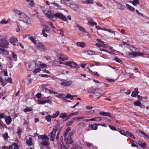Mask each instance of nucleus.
I'll return each mask as SVG.
<instances>
[{"label":"nucleus","instance_id":"obj_1","mask_svg":"<svg viewBox=\"0 0 149 149\" xmlns=\"http://www.w3.org/2000/svg\"><path fill=\"white\" fill-rule=\"evenodd\" d=\"M13 12L15 15H19V20L22 21L27 24H31V19L24 13L16 9L13 10Z\"/></svg>","mask_w":149,"mask_h":149},{"label":"nucleus","instance_id":"obj_2","mask_svg":"<svg viewBox=\"0 0 149 149\" xmlns=\"http://www.w3.org/2000/svg\"><path fill=\"white\" fill-rule=\"evenodd\" d=\"M47 12V13H46V11H45L44 12V13L47 17L52 21L55 22L56 20L55 18L56 19L57 18L61 19L65 21L67 20V19L66 17L61 13H57L53 15L51 13L50 10H48Z\"/></svg>","mask_w":149,"mask_h":149},{"label":"nucleus","instance_id":"obj_3","mask_svg":"<svg viewBox=\"0 0 149 149\" xmlns=\"http://www.w3.org/2000/svg\"><path fill=\"white\" fill-rule=\"evenodd\" d=\"M38 138L39 139H41L42 141L40 143V144L42 146H47L50 144V142L49 141V138L45 134L39 135Z\"/></svg>","mask_w":149,"mask_h":149},{"label":"nucleus","instance_id":"obj_4","mask_svg":"<svg viewBox=\"0 0 149 149\" xmlns=\"http://www.w3.org/2000/svg\"><path fill=\"white\" fill-rule=\"evenodd\" d=\"M9 43L6 40L5 37L2 38L0 40V47L8 48V47Z\"/></svg>","mask_w":149,"mask_h":149},{"label":"nucleus","instance_id":"obj_5","mask_svg":"<svg viewBox=\"0 0 149 149\" xmlns=\"http://www.w3.org/2000/svg\"><path fill=\"white\" fill-rule=\"evenodd\" d=\"M145 54L143 52H128L127 55L132 58H134L137 56H142Z\"/></svg>","mask_w":149,"mask_h":149},{"label":"nucleus","instance_id":"obj_6","mask_svg":"<svg viewBox=\"0 0 149 149\" xmlns=\"http://www.w3.org/2000/svg\"><path fill=\"white\" fill-rule=\"evenodd\" d=\"M61 85L64 86H67L70 85L72 83V81L71 80H68L63 79L61 80Z\"/></svg>","mask_w":149,"mask_h":149},{"label":"nucleus","instance_id":"obj_7","mask_svg":"<svg viewBox=\"0 0 149 149\" xmlns=\"http://www.w3.org/2000/svg\"><path fill=\"white\" fill-rule=\"evenodd\" d=\"M88 22L87 24L88 25L93 26V25H97V23L95 22L92 18H88Z\"/></svg>","mask_w":149,"mask_h":149},{"label":"nucleus","instance_id":"obj_8","mask_svg":"<svg viewBox=\"0 0 149 149\" xmlns=\"http://www.w3.org/2000/svg\"><path fill=\"white\" fill-rule=\"evenodd\" d=\"M36 47L40 51L42 50H44L45 49V46L42 42H38L36 45Z\"/></svg>","mask_w":149,"mask_h":149},{"label":"nucleus","instance_id":"obj_9","mask_svg":"<svg viewBox=\"0 0 149 149\" xmlns=\"http://www.w3.org/2000/svg\"><path fill=\"white\" fill-rule=\"evenodd\" d=\"M56 132L55 131L52 130L49 134V136L50 137V140L53 141L55 139Z\"/></svg>","mask_w":149,"mask_h":149},{"label":"nucleus","instance_id":"obj_10","mask_svg":"<svg viewBox=\"0 0 149 149\" xmlns=\"http://www.w3.org/2000/svg\"><path fill=\"white\" fill-rule=\"evenodd\" d=\"M10 42L13 45H15L17 42V39L14 37L11 38L10 39Z\"/></svg>","mask_w":149,"mask_h":149},{"label":"nucleus","instance_id":"obj_11","mask_svg":"<svg viewBox=\"0 0 149 149\" xmlns=\"http://www.w3.org/2000/svg\"><path fill=\"white\" fill-rule=\"evenodd\" d=\"M83 52L89 55H94L98 54L95 53V52L91 50H85L83 51Z\"/></svg>","mask_w":149,"mask_h":149},{"label":"nucleus","instance_id":"obj_12","mask_svg":"<svg viewBox=\"0 0 149 149\" xmlns=\"http://www.w3.org/2000/svg\"><path fill=\"white\" fill-rule=\"evenodd\" d=\"M70 7L71 8L74 9L75 10H77L78 8V6L77 4L75 3L72 2Z\"/></svg>","mask_w":149,"mask_h":149},{"label":"nucleus","instance_id":"obj_13","mask_svg":"<svg viewBox=\"0 0 149 149\" xmlns=\"http://www.w3.org/2000/svg\"><path fill=\"white\" fill-rule=\"evenodd\" d=\"M89 126L91 127L92 130H96L97 129V126H99V124H95L93 125L90 124Z\"/></svg>","mask_w":149,"mask_h":149},{"label":"nucleus","instance_id":"obj_14","mask_svg":"<svg viewBox=\"0 0 149 149\" xmlns=\"http://www.w3.org/2000/svg\"><path fill=\"white\" fill-rule=\"evenodd\" d=\"M138 144L143 148H145L146 146V143H142L141 141H138Z\"/></svg>","mask_w":149,"mask_h":149},{"label":"nucleus","instance_id":"obj_15","mask_svg":"<svg viewBox=\"0 0 149 149\" xmlns=\"http://www.w3.org/2000/svg\"><path fill=\"white\" fill-rule=\"evenodd\" d=\"M59 59L62 61H64L68 60V57L67 56L63 54L61 55V56L59 57Z\"/></svg>","mask_w":149,"mask_h":149},{"label":"nucleus","instance_id":"obj_16","mask_svg":"<svg viewBox=\"0 0 149 149\" xmlns=\"http://www.w3.org/2000/svg\"><path fill=\"white\" fill-rule=\"evenodd\" d=\"M32 139L31 137H30L28 140H26V143L28 146H31L32 145Z\"/></svg>","mask_w":149,"mask_h":149},{"label":"nucleus","instance_id":"obj_17","mask_svg":"<svg viewBox=\"0 0 149 149\" xmlns=\"http://www.w3.org/2000/svg\"><path fill=\"white\" fill-rule=\"evenodd\" d=\"M76 45L78 47H85L86 44L84 42H77L76 43Z\"/></svg>","mask_w":149,"mask_h":149},{"label":"nucleus","instance_id":"obj_18","mask_svg":"<svg viewBox=\"0 0 149 149\" xmlns=\"http://www.w3.org/2000/svg\"><path fill=\"white\" fill-rule=\"evenodd\" d=\"M5 121L6 124L8 125L12 121V119L10 116H8L6 119Z\"/></svg>","mask_w":149,"mask_h":149},{"label":"nucleus","instance_id":"obj_19","mask_svg":"<svg viewBox=\"0 0 149 149\" xmlns=\"http://www.w3.org/2000/svg\"><path fill=\"white\" fill-rule=\"evenodd\" d=\"M26 2H29V5L30 6L33 7L34 6V2L33 0H25Z\"/></svg>","mask_w":149,"mask_h":149},{"label":"nucleus","instance_id":"obj_20","mask_svg":"<svg viewBox=\"0 0 149 149\" xmlns=\"http://www.w3.org/2000/svg\"><path fill=\"white\" fill-rule=\"evenodd\" d=\"M75 122L74 118H72L66 124V126L68 127L72 125L73 123Z\"/></svg>","mask_w":149,"mask_h":149},{"label":"nucleus","instance_id":"obj_21","mask_svg":"<svg viewBox=\"0 0 149 149\" xmlns=\"http://www.w3.org/2000/svg\"><path fill=\"white\" fill-rule=\"evenodd\" d=\"M60 128V125L59 124H56L53 127L52 130L55 131L56 132Z\"/></svg>","mask_w":149,"mask_h":149},{"label":"nucleus","instance_id":"obj_22","mask_svg":"<svg viewBox=\"0 0 149 149\" xmlns=\"http://www.w3.org/2000/svg\"><path fill=\"white\" fill-rule=\"evenodd\" d=\"M130 1V3H132L134 6H136L137 5L139 4V0H132Z\"/></svg>","mask_w":149,"mask_h":149},{"label":"nucleus","instance_id":"obj_23","mask_svg":"<svg viewBox=\"0 0 149 149\" xmlns=\"http://www.w3.org/2000/svg\"><path fill=\"white\" fill-rule=\"evenodd\" d=\"M0 53L3 55H7L9 54V52L6 50L2 49L1 51H0Z\"/></svg>","mask_w":149,"mask_h":149},{"label":"nucleus","instance_id":"obj_24","mask_svg":"<svg viewBox=\"0 0 149 149\" xmlns=\"http://www.w3.org/2000/svg\"><path fill=\"white\" fill-rule=\"evenodd\" d=\"M134 104L135 106H139L140 107H142L141 103V102L139 101L135 102L134 103Z\"/></svg>","mask_w":149,"mask_h":149},{"label":"nucleus","instance_id":"obj_25","mask_svg":"<svg viewBox=\"0 0 149 149\" xmlns=\"http://www.w3.org/2000/svg\"><path fill=\"white\" fill-rule=\"evenodd\" d=\"M99 113L100 115H103L104 116H108L110 115V113L109 112H104L100 111V112Z\"/></svg>","mask_w":149,"mask_h":149},{"label":"nucleus","instance_id":"obj_26","mask_svg":"<svg viewBox=\"0 0 149 149\" xmlns=\"http://www.w3.org/2000/svg\"><path fill=\"white\" fill-rule=\"evenodd\" d=\"M28 38L29 39H30L32 42L34 43L35 45L36 44V41L33 37L31 36L30 35H29Z\"/></svg>","mask_w":149,"mask_h":149},{"label":"nucleus","instance_id":"obj_27","mask_svg":"<svg viewBox=\"0 0 149 149\" xmlns=\"http://www.w3.org/2000/svg\"><path fill=\"white\" fill-rule=\"evenodd\" d=\"M126 136L127 135V134L128 135L131 137L133 138L134 139H135V136L133 135L132 134V133H130L129 131H126Z\"/></svg>","mask_w":149,"mask_h":149},{"label":"nucleus","instance_id":"obj_28","mask_svg":"<svg viewBox=\"0 0 149 149\" xmlns=\"http://www.w3.org/2000/svg\"><path fill=\"white\" fill-rule=\"evenodd\" d=\"M67 142L69 144H71L72 143L73 141L71 138V137L68 136L67 138Z\"/></svg>","mask_w":149,"mask_h":149},{"label":"nucleus","instance_id":"obj_29","mask_svg":"<svg viewBox=\"0 0 149 149\" xmlns=\"http://www.w3.org/2000/svg\"><path fill=\"white\" fill-rule=\"evenodd\" d=\"M113 59L114 60L117 62L119 63L120 64H122L123 63V62L122 61L119 59L117 57H115Z\"/></svg>","mask_w":149,"mask_h":149},{"label":"nucleus","instance_id":"obj_30","mask_svg":"<svg viewBox=\"0 0 149 149\" xmlns=\"http://www.w3.org/2000/svg\"><path fill=\"white\" fill-rule=\"evenodd\" d=\"M77 27L79 28V29L83 32H85V29L82 26H80L79 24L77 25Z\"/></svg>","mask_w":149,"mask_h":149},{"label":"nucleus","instance_id":"obj_31","mask_svg":"<svg viewBox=\"0 0 149 149\" xmlns=\"http://www.w3.org/2000/svg\"><path fill=\"white\" fill-rule=\"evenodd\" d=\"M46 120L48 122H50L51 121L52 116L50 115H48L47 116L45 117Z\"/></svg>","mask_w":149,"mask_h":149},{"label":"nucleus","instance_id":"obj_32","mask_svg":"<svg viewBox=\"0 0 149 149\" xmlns=\"http://www.w3.org/2000/svg\"><path fill=\"white\" fill-rule=\"evenodd\" d=\"M32 110H33V109L31 107H27L25 109H24L23 111L24 112H27L31 111Z\"/></svg>","mask_w":149,"mask_h":149},{"label":"nucleus","instance_id":"obj_33","mask_svg":"<svg viewBox=\"0 0 149 149\" xmlns=\"http://www.w3.org/2000/svg\"><path fill=\"white\" fill-rule=\"evenodd\" d=\"M126 7L129 8L131 11H133L135 10L134 8L130 6L129 4H127Z\"/></svg>","mask_w":149,"mask_h":149},{"label":"nucleus","instance_id":"obj_34","mask_svg":"<svg viewBox=\"0 0 149 149\" xmlns=\"http://www.w3.org/2000/svg\"><path fill=\"white\" fill-rule=\"evenodd\" d=\"M22 131V130L21 128L20 127H17V133L19 136H20Z\"/></svg>","mask_w":149,"mask_h":149},{"label":"nucleus","instance_id":"obj_35","mask_svg":"<svg viewBox=\"0 0 149 149\" xmlns=\"http://www.w3.org/2000/svg\"><path fill=\"white\" fill-rule=\"evenodd\" d=\"M52 64L54 65L58 66L59 64L58 61L54 60L52 61Z\"/></svg>","mask_w":149,"mask_h":149},{"label":"nucleus","instance_id":"obj_36","mask_svg":"<svg viewBox=\"0 0 149 149\" xmlns=\"http://www.w3.org/2000/svg\"><path fill=\"white\" fill-rule=\"evenodd\" d=\"M71 3H72V1L70 0H65V3L68 6H70V5Z\"/></svg>","mask_w":149,"mask_h":149},{"label":"nucleus","instance_id":"obj_37","mask_svg":"<svg viewBox=\"0 0 149 149\" xmlns=\"http://www.w3.org/2000/svg\"><path fill=\"white\" fill-rule=\"evenodd\" d=\"M37 103L38 104H43L46 103L45 100H38L37 101Z\"/></svg>","mask_w":149,"mask_h":149},{"label":"nucleus","instance_id":"obj_38","mask_svg":"<svg viewBox=\"0 0 149 149\" xmlns=\"http://www.w3.org/2000/svg\"><path fill=\"white\" fill-rule=\"evenodd\" d=\"M67 113H61L60 114V117L61 118H66Z\"/></svg>","mask_w":149,"mask_h":149},{"label":"nucleus","instance_id":"obj_39","mask_svg":"<svg viewBox=\"0 0 149 149\" xmlns=\"http://www.w3.org/2000/svg\"><path fill=\"white\" fill-rule=\"evenodd\" d=\"M66 98H70L71 100H72L73 98V96L71 95L70 94L68 93L67 95L65 97Z\"/></svg>","mask_w":149,"mask_h":149},{"label":"nucleus","instance_id":"obj_40","mask_svg":"<svg viewBox=\"0 0 149 149\" xmlns=\"http://www.w3.org/2000/svg\"><path fill=\"white\" fill-rule=\"evenodd\" d=\"M40 71H41V69L40 68H37L36 69H35L33 71V72L34 73H36L37 72H39Z\"/></svg>","mask_w":149,"mask_h":149},{"label":"nucleus","instance_id":"obj_41","mask_svg":"<svg viewBox=\"0 0 149 149\" xmlns=\"http://www.w3.org/2000/svg\"><path fill=\"white\" fill-rule=\"evenodd\" d=\"M60 114V113L58 111H57L55 113H54L52 117L53 118L56 117Z\"/></svg>","mask_w":149,"mask_h":149},{"label":"nucleus","instance_id":"obj_42","mask_svg":"<svg viewBox=\"0 0 149 149\" xmlns=\"http://www.w3.org/2000/svg\"><path fill=\"white\" fill-rule=\"evenodd\" d=\"M138 93L135 91H133L131 94V96L134 97H136Z\"/></svg>","mask_w":149,"mask_h":149},{"label":"nucleus","instance_id":"obj_43","mask_svg":"<svg viewBox=\"0 0 149 149\" xmlns=\"http://www.w3.org/2000/svg\"><path fill=\"white\" fill-rule=\"evenodd\" d=\"M94 90L95 91V93L100 94V90L99 88H94Z\"/></svg>","mask_w":149,"mask_h":149},{"label":"nucleus","instance_id":"obj_44","mask_svg":"<svg viewBox=\"0 0 149 149\" xmlns=\"http://www.w3.org/2000/svg\"><path fill=\"white\" fill-rule=\"evenodd\" d=\"M85 3L87 4H92L93 3V2L92 0H86L85 1Z\"/></svg>","mask_w":149,"mask_h":149},{"label":"nucleus","instance_id":"obj_45","mask_svg":"<svg viewBox=\"0 0 149 149\" xmlns=\"http://www.w3.org/2000/svg\"><path fill=\"white\" fill-rule=\"evenodd\" d=\"M109 128H110L111 130H116L117 129L114 126L109 125Z\"/></svg>","mask_w":149,"mask_h":149},{"label":"nucleus","instance_id":"obj_46","mask_svg":"<svg viewBox=\"0 0 149 149\" xmlns=\"http://www.w3.org/2000/svg\"><path fill=\"white\" fill-rule=\"evenodd\" d=\"M48 24L49 25L51 26V27L52 29H55V27L54 26L53 24L52 23V22H48Z\"/></svg>","mask_w":149,"mask_h":149},{"label":"nucleus","instance_id":"obj_47","mask_svg":"<svg viewBox=\"0 0 149 149\" xmlns=\"http://www.w3.org/2000/svg\"><path fill=\"white\" fill-rule=\"evenodd\" d=\"M13 57L15 58V61H16L17 60V56L14 52L12 53Z\"/></svg>","mask_w":149,"mask_h":149},{"label":"nucleus","instance_id":"obj_48","mask_svg":"<svg viewBox=\"0 0 149 149\" xmlns=\"http://www.w3.org/2000/svg\"><path fill=\"white\" fill-rule=\"evenodd\" d=\"M72 113H71L69 114L68 115H67L66 118L65 120H68L69 119L70 117H72Z\"/></svg>","mask_w":149,"mask_h":149},{"label":"nucleus","instance_id":"obj_49","mask_svg":"<svg viewBox=\"0 0 149 149\" xmlns=\"http://www.w3.org/2000/svg\"><path fill=\"white\" fill-rule=\"evenodd\" d=\"M13 145L14 146L13 149H19V147L18 145L15 143H14Z\"/></svg>","mask_w":149,"mask_h":149},{"label":"nucleus","instance_id":"obj_50","mask_svg":"<svg viewBox=\"0 0 149 149\" xmlns=\"http://www.w3.org/2000/svg\"><path fill=\"white\" fill-rule=\"evenodd\" d=\"M119 132L122 134L124 136H126V132H125L124 130H121L120 131H119Z\"/></svg>","mask_w":149,"mask_h":149},{"label":"nucleus","instance_id":"obj_51","mask_svg":"<svg viewBox=\"0 0 149 149\" xmlns=\"http://www.w3.org/2000/svg\"><path fill=\"white\" fill-rule=\"evenodd\" d=\"M45 31L44 30L42 29V33L43 35V36L45 37H46L47 36V34L45 33Z\"/></svg>","mask_w":149,"mask_h":149},{"label":"nucleus","instance_id":"obj_52","mask_svg":"<svg viewBox=\"0 0 149 149\" xmlns=\"http://www.w3.org/2000/svg\"><path fill=\"white\" fill-rule=\"evenodd\" d=\"M7 81L10 84H12L13 83L12 79L11 77H8Z\"/></svg>","mask_w":149,"mask_h":149},{"label":"nucleus","instance_id":"obj_53","mask_svg":"<svg viewBox=\"0 0 149 149\" xmlns=\"http://www.w3.org/2000/svg\"><path fill=\"white\" fill-rule=\"evenodd\" d=\"M45 91L46 92H47L48 91H49V93H54V91H51L50 90L47 88H46L45 89Z\"/></svg>","mask_w":149,"mask_h":149},{"label":"nucleus","instance_id":"obj_54","mask_svg":"<svg viewBox=\"0 0 149 149\" xmlns=\"http://www.w3.org/2000/svg\"><path fill=\"white\" fill-rule=\"evenodd\" d=\"M8 136L7 132H6L3 135V138L6 139H7L8 138Z\"/></svg>","mask_w":149,"mask_h":149},{"label":"nucleus","instance_id":"obj_55","mask_svg":"<svg viewBox=\"0 0 149 149\" xmlns=\"http://www.w3.org/2000/svg\"><path fill=\"white\" fill-rule=\"evenodd\" d=\"M40 66L42 68H46L47 66L46 64L43 63L40 64Z\"/></svg>","mask_w":149,"mask_h":149},{"label":"nucleus","instance_id":"obj_56","mask_svg":"<svg viewBox=\"0 0 149 149\" xmlns=\"http://www.w3.org/2000/svg\"><path fill=\"white\" fill-rule=\"evenodd\" d=\"M63 94H61V93H59L58 95L56 96L58 98H60L61 97L62 98L63 97H62L63 96Z\"/></svg>","mask_w":149,"mask_h":149},{"label":"nucleus","instance_id":"obj_57","mask_svg":"<svg viewBox=\"0 0 149 149\" xmlns=\"http://www.w3.org/2000/svg\"><path fill=\"white\" fill-rule=\"evenodd\" d=\"M92 74L93 75H96L97 77H99V74L97 72H92Z\"/></svg>","mask_w":149,"mask_h":149},{"label":"nucleus","instance_id":"obj_58","mask_svg":"<svg viewBox=\"0 0 149 149\" xmlns=\"http://www.w3.org/2000/svg\"><path fill=\"white\" fill-rule=\"evenodd\" d=\"M42 96V94L40 93H38L36 95V97L37 98H40Z\"/></svg>","mask_w":149,"mask_h":149},{"label":"nucleus","instance_id":"obj_59","mask_svg":"<svg viewBox=\"0 0 149 149\" xmlns=\"http://www.w3.org/2000/svg\"><path fill=\"white\" fill-rule=\"evenodd\" d=\"M102 47L105 48H108L109 47L106 44H103L102 45Z\"/></svg>","mask_w":149,"mask_h":149},{"label":"nucleus","instance_id":"obj_60","mask_svg":"<svg viewBox=\"0 0 149 149\" xmlns=\"http://www.w3.org/2000/svg\"><path fill=\"white\" fill-rule=\"evenodd\" d=\"M8 23V22L7 21H6L4 20H2L1 22H0V24H6Z\"/></svg>","mask_w":149,"mask_h":149},{"label":"nucleus","instance_id":"obj_61","mask_svg":"<svg viewBox=\"0 0 149 149\" xmlns=\"http://www.w3.org/2000/svg\"><path fill=\"white\" fill-rule=\"evenodd\" d=\"M70 64H72V61H67L65 62V65L69 66L70 65Z\"/></svg>","mask_w":149,"mask_h":149},{"label":"nucleus","instance_id":"obj_62","mask_svg":"<svg viewBox=\"0 0 149 149\" xmlns=\"http://www.w3.org/2000/svg\"><path fill=\"white\" fill-rule=\"evenodd\" d=\"M75 133V131H72L68 135V136L71 137V136L73 134H74Z\"/></svg>","mask_w":149,"mask_h":149},{"label":"nucleus","instance_id":"obj_63","mask_svg":"<svg viewBox=\"0 0 149 149\" xmlns=\"http://www.w3.org/2000/svg\"><path fill=\"white\" fill-rule=\"evenodd\" d=\"M45 102L46 103H48L50 104H51L52 103V101L50 100H45Z\"/></svg>","mask_w":149,"mask_h":149},{"label":"nucleus","instance_id":"obj_64","mask_svg":"<svg viewBox=\"0 0 149 149\" xmlns=\"http://www.w3.org/2000/svg\"><path fill=\"white\" fill-rule=\"evenodd\" d=\"M31 64H29L28 66H26V68H27V69L29 70H31L32 69H31Z\"/></svg>","mask_w":149,"mask_h":149}]
</instances>
